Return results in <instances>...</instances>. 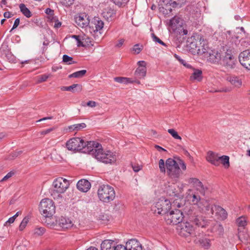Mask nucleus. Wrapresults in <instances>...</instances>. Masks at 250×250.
<instances>
[{"mask_svg": "<svg viewBox=\"0 0 250 250\" xmlns=\"http://www.w3.org/2000/svg\"><path fill=\"white\" fill-rule=\"evenodd\" d=\"M192 69L193 70V73L190 76V80L191 81L197 80L199 82L201 81L202 79V71L199 69Z\"/></svg>", "mask_w": 250, "mask_h": 250, "instance_id": "cd10ccee", "label": "nucleus"}, {"mask_svg": "<svg viewBox=\"0 0 250 250\" xmlns=\"http://www.w3.org/2000/svg\"><path fill=\"white\" fill-rule=\"evenodd\" d=\"M166 166L167 174L172 179H177L182 174L180 166L183 170L187 168L185 163L180 159L176 161L172 158H168L166 161Z\"/></svg>", "mask_w": 250, "mask_h": 250, "instance_id": "7ed1b4c3", "label": "nucleus"}, {"mask_svg": "<svg viewBox=\"0 0 250 250\" xmlns=\"http://www.w3.org/2000/svg\"><path fill=\"white\" fill-rule=\"evenodd\" d=\"M171 208L170 202L164 198H161L152 207L151 210L155 214L164 215L165 216Z\"/></svg>", "mask_w": 250, "mask_h": 250, "instance_id": "6e6552de", "label": "nucleus"}, {"mask_svg": "<svg viewBox=\"0 0 250 250\" xmlns=\"http://www.w3.org/2000/svg\"><path fill=\"white\" fill-rule=\"evenodd\" d=\"M115 11L111 7H107L104 9L102 12L103 17L107 21H112L115 16Z\"/></svg>", "mask_w": 250, "mask_h": 250, "instance_id": "b1692460", "label": "nucleus"}, {"mask_svg": "<svg viewBox=\"0 0 250 250\" xmlns=\"http://www.w3.org/2000/svg\"><path fill=\"white\" fill-rule=\"evenodd\" d=\"M178 234L183 237H188L193 231V226L188 222L181 223L177 228Z\"/></svg>", "mask_w": 250, "mask_h": 250, "instance_id": "dca6fc26", "label": "nucleus"}, {"mask_svg": "<svg viewBox=\"0 0 250 250\" xmlns=\"http://www.w3.org/2000/svg\"><path fill=\"white\" fill-rule=\"evenodd\" d=\"M86 70H80V71L75 72L69 75V78H82L83 76H84V75L86 74Z\"/></svg>", "mask_w": 250, "mask_h": 250, "instance_id": "c9c22d12", "label": "nucleus"}, {"mask_svg": "<svg viewBox=\"0 0 250 250\" xmlns=\"http://www.w3.org/2000/svg\"><path fill=\"white\" fill-rule=\"evenodd\" d=\"M28 222V219L27 218H24L20 224V225L19 226L20 230H22L26 226Z\"/></svg>", "mask_w": 250, "mask_h": 250, "instance_id": "37998d69", "label": "nucleus"}, {"mask_svg": "<svg viewBox=\"0 0 250 250\" xmlns=\"http://www.w3.org/2000/svg\"><path fill=\"white\" fill-rule=\"evenodd\" d=\"M215 207H216V205L211 204L208 201L204 199L199 203L197 208L199 211L205 213L208 216H212L214 213V208Z\"/></svg>", "mask_w": 250, "mask_h": 250, "instance_id": "4468645a", "label": "nucleus"}, {"mask_svg": "<svg viewBox=\"0 0 250 250\" xmlns=\"http://www.w3.org/2000/svg\"><path fill=\"white\" fill-rule=\"evenodd\" d=\"M45 12L47 15H48L50 16H52L54 14V11L53 10L51 9L50 8L46 9Z\"/></svg>", "mask_w": 250, "mask_h": 250, "instance_id": "13d9d810", "label": "nucleus"}, {"mask_svg": "<svg viewBox=\"0 0 250 250\" xmlns=\"http://www.w3.org/2000/svg\"><path fill=\"white\" fill-rule=\"evenodd\" d=\"M169 25L175 33L180 35H186L188 34V30L183 27V20L177 16H175L170 21Z\"/></svg>", "mask_w": 250, "mask_h": 250, "instance_id": "f8f14e48", "label": "nucleus"}, {"mask_svg": "<svg viewBox=\"0 0 250 250\" xmlns=\"http://www.w3.org/2000/svg\"><path fill=\"white\" fill-rule=\"evenodd\" d=\"M20 8L21 13L27 18H30L32 16V14L30 10L25 6L24 4L20 5Z\"/></svg>", "mask_w": 250, "mask_h": 250, "instance_id": "72a5a7b5", "label": "nucleus"}, {"mask_svg": "<svg viewBox=\"0 0 250 250\" xmlns=\"http://www.w3.org/2000/svg\"><path fill=\"white\" fill-rule=\"evenodd\" d=\"M90 183L86 180H79L77 184V188L83 192H86L90 188Z\"/></svg>", "mask_w": 250, "mask_h": 250, "instance_id": "5701e85b", "label": "nucleus"}, {"mask_svg": "<svg viewBox=\"0 0 250 250\" xmlns=\"http://www.w3.org/2000/svg\"><path fill=\"white\" fill-rule=\"evenodd\" d=\"M151 37L153 40V41L158 42L161 44L162 45L166 46L167 45L165 43H164L162 40H161L158 37H157L154 33L151 34Z\"/></svg>", "mask_w": 250, "mask_h": 250, "instance_id": "79ce46f5", "label": "nucleus"}, {"mask_svg": "<svg viewBox=\"0 0 250 250\" xmlns=\"http://www.w3.org/2000/svg\"><path fill=\"white\" fill-rule=\"evenodd\" d=\"M90 27L93 29L94 32L99 31L101 30L104 25V23L99 17H94L90 23H89Z\"/></svg>", "mask_w": 250, "mask_h": 250, "instance_id": "aec40b11", "label": "nucleus"}, {"mask_svg": "<svg viewBox=\"0 0 250 250\" xmlns=\"http://www.w3.org/2000/svg\"><path fill=\"white\" fill-rule=\"evenodd\" d=\"M96 103L94 101H89L87 103V105L91 107L96 106Z\"/></svg>", "mask_w": 250, "mask_h": 250, "instance_id": "4d7b16f0", "label": "nucleus"}, {"mask_svg": "<svg viewBox=\"0 0 250 250\" xmlns=\"http://www.w3.org/2000/svg\"><path fill=\"white\" fill-rule=\"evenodd\" d=\"M61 25H62L61 22H60L58 20H57L55 22V23L54 25V27L58 28L61 27Z\"/></svg>", "mask_w": 250, "mask_h": 250, "instance_id": "69168bd1", "label": "nucleus"}, {"mask_svg": "<svg viewBox=\"0 0 250 250\" xmlns=\"http://www.w3.org/2000/svg\"><path fill=\"white\" fill-rule=\"evenodd\" d=\"M97 193L99 199L104 203H108L113 201L115 197V191L114 188L108 185L100 186Z\"/></svg>", "mask_w": 250, "mask_h": 250, "instance_id": "0eeeda50", "label": "nucleus"}, {"mask_svg": "<svg viewBox=\"0 0 250 250\" xmlns=\"http://www.w3.org/2000/svg\"><path fill=\"white\" fill-rule=\"evenodd\" d=\"M39 209L43 216L46 218H50L55 212V206L52 200L45 198L41 201Z\"/></svg>", "mask_w": 250, "mask_h": 250, "instance_id": "1a4fd4ad", "label": "nucleus"}, {"mask_svg": "<svg viewBox=\"0 0 250 250\" xmlns=\"http://www.w3.org/2000/svg\"><path fill=\"white\" fill-rule=\"evenodd\" d=\"M69 181L62 177L56 179L53 182V190L51 195L54 199L62 197L61 194L64 193L69 186Z\"/></svg>", "mask_w": 250, "mask_h": 250, "instance_id": "423d86ee", "label": "nucleus"}, {"mask_svg": "<svg viewBox=\"0 0 250 250\" xmlns=\"http://www.w3.org/2000/svg\"><path fill=\"white\" fill-rule=\"evenodd\" d=\"M75 21L77 25L81 28H85L90 23L89 17L85 13L76 15Z\"/></svg>", "mask_w": 250, "mask_h": 250, "instance_id": "6ab92c4d", "label": "nucleus"}, {"mask_svg": "<svg viewBox=\"0 0 250 250\" xmlns=\"http://www.w3.org/2000/svg\"><path fill=\"white\" fill-rule=\"evenodd\" d=\"M114 250H127L126 246L122 245H115Z\"/></svg>", "mask_w": 250, "mask_h": 250, "instance_id": "8fccbe9b", "label": "nucleus"}, {"mask_svg": "<svg viewBox=\"0 0 250 250\" xmlns=\"http://www.w3.org/2000/svg\"><path fill=\"white\" fill-rule=\"evenodd\" d=\"M125 42V40L124 39H121L116 44V47L118 48H120L122 46L124 42Z\"/></svg>", "mask_w": 250, "mask_h": 250, "instance_id": "052dcab7", "label": "nucleus"}, {"mask_svg": "<svg viewBox=\"0 0 250 250\" xmlns=\"http://www.w3.org/2000/svg\"><path fill=\"white\" fill-rule=\"evenodd\" d=\"M15 221V219L14 217H11L7 221L5 222V224H7V223L11 224L13 223Z\"/></svg>", "mask_w": 250, "mask_h": 250, "instance_id": "0e129e2a", "label": "nucleus"}, {"mask_svg": "<svg viewBox=\"0 0 250 250\" xmlns=\"http://www.w3.org/2000/svg\"><path fill=\"white\" fill-rule=\"evenodd\" d=\"M198 50L199 51L198 53H202L204 54V56L208 62L213 64H220L222 52H219L216 50L205 48H203L202 51L200 49H198Z\"/></svg>", "mask_w": 250, "mask_h": 250, "instance_id": "9d476101", "label": "nucleus"}, {"mask_svg": "<svg viewBox=\"0 0 250 250\" xmlns=\"http://www.w3.org/2000/svg\"><path fill=\"white\" fill-rule=\"evenodd\" d=\"M45 230V229L44 228L40 227L36 228L34 230V234L38 236H41L44 233Z\"/></svg>", "mask_w": 250, "mask_h": 250, "instance_id": "58836bf2", "label": "nucleus"}, {"mask_svg": "<svg viewBox=\"0 0 250 250\" xmlns=\"http://www.w3.org/2000/svg\"><path fill=\"white\" fill-rule=\"evenodd\" d=\"M6 57L10 62H13L14 61V57L11 54V53H8L6 55Z\"/></svg>", "mask_w": 250, "mask_h": 250, "instance_id": "6e6d98bb", "label": "nucleus"}, {"mask_svg": "<svg viewBox=\"0 0 250 250\" xmlns=\"http://www.w3.org/2000/svg\"><path fill=\"white\" fill-rule=\"evenodd\" d=\"M146 67L141 68L138 67L135 72V75L139 78H144L146 76Z\"/></svg>", "mask_w": 250, "mask_h": 250, "instance_id": "7c9ffc66", "label": "nucleus"}, {"mask_svg": "<svg viewBox=\"0 0 250 250\" xmlns=\"http://www.w3.org/2000/svg\"><path fill=\"white\" fill-rule=\"evenodd\" d=\"M174 56L175 58H176V59L178 60L182 64H183L184 66H186V62L185 61L181 59V58L176 54H175Z\"/></svg>", "mask_w": 250, "mask_h": 250, "instance_id": "603ef678", "label": "nucleus"}, {"mask_svg": "<svg viewBox=\"0 0 250 250\" xmlns=\"http://www.w3.org/2000/svg\"><path fill=\"white\" fill-rule=\"evenodd\" d=\"M200 245L204 249H208L211 246L210 240L207 238H202L198 240Z\"/></svg>", "mask_w": 250, "mask_h": 250, "instance_id": "c85d7f7f", "label": "nucleus"}, {"mask_svg": "<svg viewBox=\"0 0 250 250\" xmlns=\"http://www.w3.org/2000/svg\"><path fill=\"white\" fill-rule=\"evenodd\" d=\"M14 175V172L10 171L8 172L0 181V182L6 181Z\"/></svg>", "mask_w": 250, "mask_h": 250, "instance_id": "09e8293b", "label": "nucleus"}, {"mask_svg": "<svg viewBox=\"0 0 250 250\" xmlns=\"http://www.w3.org/2000/svg\"><path fill=\"white\" fill-rule=\"evenodd\" d=\"M114 80L115 82H118L119 83L126 84V77H115L114 78Z\"/></svg>", "mask_w": 250, "mask_h": 250, "instance_id": "49530a36", "label": "nucleus"}, {"mask_svg": "<svg viewBox=\"0 0 250 250\" xmlns=\"http://www.w3.org/2000/svg\"><path fill=\"white\" fill-rule=\"evenodd\" d=\"M237 60L234 55V49L231 47H224L222 51L220 64L229 68L235 67Z\"/></svg>", "mask_w": 250, "mask_h": 250, "instance_id": "39448f33", "label": "nucleus"}, {"mask_svg": "<svg viewBox=\"0 0 250 250\" xmlns=\"http://www.w3.org/2000/svg\"><path fill=\"white\" fill-rule=\"evenodd\" d=\"M183 210L185 215L188 216L189 221L197 226H201V219L198 217V212L194 209L193 206L186 205L183 208Z\"/></svg>", "mask_w": 250, "mask_h": 250, "instance_id": "ddd939ff", "label": "nucleus"}, {"mask_svg": "<svg viewBox=\"0 0 250 250\" xmlns=\"http://www.w3.org/2000/svg\"><path fill=\"white\" fill-rule=\"evenodd\" d=\"M64 4L66 6H69L73 4L72 0H64Z\"/></svg>", "mask_w": 250, "mask_h": 250, "instance_id": "680f3d73", "label": "nucleus"}, {"mask_svg": "<svg viewBox=\"0 0 250 250\" xmlns=\"http://www.w3.org/2000/svg\"><path fill=\"white\" fill-rule=\"evenodd\" d=\"M143 49V46L142 45L140 46L139 44H136L133 47L132 50L135 53L138 54L140 53V52L142 51Z\"/></svg>", "mask_w": 250, "mask_h": 250, "instance_id": "c03bdc74", "label": "nucleus"}, {"mask_svg": "<svg viewBox=\"0 0 250 250\" xmlns=\"http://www.w3.org/2000/svg\"><path fill=\"white\" fill-rule=\"evenodd\" d=\"M138 65H139V67H146V62L143 61H140L138 62Z\"/></svg>", "mask_w": 250, "mask_h": 250, "instance_id": "5fc2aeb1", "label": "nucleus"}, {"mask_svg": "<svg viewBox=\"0 0 250 250\" xmlns=\"http://www.w3.org/2000/svg\"><path fill=\"white\" fill-rule=\"evenodd\" d=\"M86 127V125L84 123H81L78 124H74L72 125H70L68 127V129L70 131H79L81 129L84 128Z\"/></svg>", "mask_w": 250, "mask_h": 250, "instance_id": "473e14b6", "label": "nucleus"}, {"mask_svg": "<svg viewBox=\"0 0 250 250\" xmlns=\"http://www.w3.org/2000/svg\"><path fill=\"white\" fill-rule=\"evenodd\" d=\"M220 156L218 154L209 151L208 152L206 159L208 162L215 166H218L220 164L219 162Z\"/></svg>", "mask_w": 250, "mask_h": 250, "instance_id": "412c9836", "label": "nucleus"}, {"mask_svg": "<svg viewBox=\"0 0 250 250\" xmlns=\"http://www.w3.org/2000/svg\"><path fill=\"white\" fill-rule=\"evenodd\" d=\"M78 87V91H81L82 89V86L78 84H73L69 86H63L61 88L62 90L75 92V88Z\"/></svg>", "mask_w": 250, "mask_h": 250, "instance_id": "2f4dec72", "label": "nucleus"}, {"mask_svg": "<svg viewBox=\"0 0 250 250\" xmlns=\"http://www.w3.org/2000/svg\"><path fill=\"white\" fill-rule=\"evenodd\" d=\"M91 154L98 161L105 164H112L116 160L115 154L110 150L104 149L99 143L94 142Z\"/></svg>", "mask_w": 250, "mask_h": 250, "instance_id": "f257e3e1", "label": "nucleus"}, {"mask_svg": "<svg viewBox=\"0 0 250 250\" xmlns=\"http://www.w3.org/2000/svg\"><path fill=\"white\" fill-rule=\"evenodd\" d=\"M23 152L22 150H17L14 152H11L9 156V159H14L15 158L18 157L20 155H21Z\"/></svg>", "mask_w": 250, "mask_h": 250, "instance_id": "ea45409f", "label": "nucleus"}, {"mask_svg": "<svg viewBox=\"0 0 250 250\" xmlns=\"http://www.w3.org/2000/svg\"><path fill=\"white\" fill-rule=\"evenodd\" d=\"M72 37L76 40V41L78 42V45L79 46L80 45V43L81 42V41H80L79 36H77V35H73L72 36Z\"/></svg>", "mask_w": 250, "mask_h": 250, "instance_id": "338daca9", "label": "nucleus"}, {"mask_svg": "<svg viewBox=\"0 0 250 250\" xmlns=\"http://www.w3.org/2000/svg\"><path fill=\"white\" fill-rule=\"evenodd\" d=\"M49 76V75H46V74H44V75H42L40 76L39 77V79L38 80V83H41L46 81V80L48 78Z\"/></svg>", "mask_w": 250, "mask_h": 250, "instance_id": "de8ad7c7", "label": "nucleus"}, {"mask_svg": "<svg viewBox=\"0 0 250 250\" xmlns=\"http://www.w3.org/2000/svg\"><path fill=\"white\" fill-rule=\"evenodd\" d=\"M173 3L176 5H181L183 3H184L185 0H172Z\"/></svg>", "mask_w": 250, "mask_h": 250, "instance_id": "864d4df0", "label": "nucleus"}, {"mask_svg": "<svg viewBox=\"0 0 250 250\" xmlns=\"http://www.w3.org/2000/svg\"><path fill=\"white\" fill-rule=\"evenodd\" d=\"M12 14L9 12H6L4 13V17L6 18H9L11 17Z\"/></svg>", "mask_w": 250, "mask_h": 250, "instance_id": "774afa93", "label": "nucleus"}, {"mask_svg": "<svg viewBox=\"0 0 250 250\" xmlns=\"http://www.w3.org/2000/svg\"><path fill=\"white\" fill-rule=\"evenodd\" d=\"M167 131L174 139L181 140V137L174 129H169Z\"/></svg>", "mask_w": 250, "mask_h": 250, "instance_id": "a19ab883", "label": "nucleus"}, {"mask_svg": "<svg viewBox=\"0 0 250 250\" xmlns=\"http://www.w3.org/2000/svg\"><path fill=\"white\" fill-rule=\"evenodd\" d=\"M116 243L111 240H105L101 245V250H114Z\"/></svg>", "mask_w": 250, "mask_h": 250, "instance_id": "393cba45", "label": "nucleus"}, {"mask_svg": "<svg viewBox=\"0 0 250 250\" xmlns=\"http://www.w3.org/2000/svg\"><path fill=\"white\" fill-rule=\"evenodd\" d=\"M132 168L135 172H138L142 168L141 166H132Z\"/></svg>", "mask_w": 250, "mask_h": 250, "instance_id": "bf43d9fd", "label": "nucleus"}, {"mask_svg": "<svg viewBox=\"0 0 250 250\" xmlns=\"http://www.w3.org/2000/svg\"><path fill=\"white\" fill-rule=\"evenodd\" d=\"M49 227L55 229H66L71 228L73 223L70 219L64 217H61L56 220L55 222L47 223Z\"/></svg>", "mask_w": 250, "mask_h": 250, "instance_id": "9b49d317", "label": "nucleus"}, {"mask_svg": "<svg viewBox=\"0 0 250 250\" xmlns=\"http://www.w3.org/2000/svg\"><path fill=\"white\" fill-rule=\"evenodd\" d=\"M159 167L160 170L162 173H165L167 171L166 163L163 159H160L159 161Z\"/></svg>", "mask_w": 250, "mask_h": 250, "instance_id": "4c0bfd02", "label": "nucleus"}, {"mask_svg": "<svg viewBox=\"0 0 250 250\" xmlns=\"http://www.w3.org/2000/svg\"><path fill=\"white\" fill-rule=\"evenodd\" d=\"M239 61L242 66L250 70V49L241 52L239 55Z\"/></svg>", "mask_w": 250, "mask_h": 250, "instance_id": "a211bd4d", "label": "nucleus"}, {"mask_svg": "<svg viewBox=\"0 0 250 250\" xmlns=\"http://www.w3.org/2000/svg\"><path fill=\"white\" fill-rule=\"evenodd\" d=\"M128 0H113L114 3L120 6H124L128 1Z\"/></svg>", "mask_w": 250, "mask_h": 250, "instance_id": "a18cd8bd", "label": "nucleus"}, {"mask_svg": "<svg viewBox=\"0 0 250 250\" xmlns=\"http://www.w3.org/2000/svg\"><path fill=\"white\" fill-rule=\"evenodd\" d=\"M126 84L134 83L136 82V81L132 78H126L125 80Z\"/></svg>", "mask_w": 250, "mask_h": 250, "instance_id": "e2e57ef3", "label": "nucleus"}, {"mask_svg": "<svg viewBox=\"0 0 250 250\" xmlns=\"http://www.w3.org/2000/svg\"><path fill=\"white\" fill-rule=\"evenodd\" d=\"M94 141H84L81 138H73L66 143V146L69 150L73 151H82L89 153L93 149Z\"/></svg>", "mask_w": 250, "mask_h": 250, "instance_id": "f03ea898", "label": "nucleus"}, {"mask_svg": "<svg viewBox=\"0 0 250 250\" xmlns=\"http://www.w3.org/2000/svg\"><path fill=\"white\" fill-rule=\"evenodd\" d=\"M236 223L239 227L244 228L248 223L247 217L245 216H241L236 219Z\"/></svg>", "mask_w": 250, "mask_h": 250, "instance_id": "c756f323", "label": "nucleus"}, {"mask_svg": "<svg viewBox=\"0 0 250 250\" xmlns=\"http://www.w3.org/2000/svg\"><path fill=\"white\" fill-rule=\"evenodd\" d=\"M214 212L215 215L221 220H224L226 219L228 216V213L227 211L222 207L216 206L214 208Z\"/></svg>", "mask_w": 250, "mask_h": 250, "instance_id": "bb28decb", "label": "nucleus"}, {"mask_svg": "<svg viewBox=\"0 0 250 250\" xmlns=\"http://www.w3.org/2000/svg\"><path fill=\"white\" fill-rule=\"evenodd\" d=\"M187 181L196 190L195 192H198L201 195H205L208 188L199 179L195 178H190Z\"/></svg>", "mask_w": 250, "mask_h": 250, "instance_id": "2eb2a0df", "label": "nucleus"}, {"mask_svg": "<svg viewBox=\"0 0 250 250\" xmlns=\"http://www.w3.org/2000/svg\"><path fill=\"white\" fill-rule=\"evenodd\" d=\"M127 250H142L140 242L135 239H131L126 243Z\"/></svg>", "mask_w": 250, "mask_h": 250, "instance_id": "4be33fe9", "label": "nucleus"}, {"mask_svg": "<svg viewBox=\"0 0 250 250\" xmlns=\"http://www.w3.org/2000/svg\"><path fill=\"white\" fill-rule=\"evenodd\" d=\"M227 81L235 87H240L242 85L241 79L236 76H229L227 78Z\"/></svg>", "mask_w": 250, "mask_h": 250, "instance_id": "a878e982", "label": "nucleus"}, {"mask_svg": "<svg viewBox=\"0 0 250 250\" xmlns=\"http://www.w3.org/2000/svg\"><path fill=\"white\" fill-rule=\"evenodd\" d=\"M187 198L188 201L192 203V204H188V205H192L195 209V207H198L199 203H200L202 200L204 199H201L200 195L198 192H194L192 189H189L188 190L187 192Z\"/></svg>", "mask_w": 250, "mask_h": 250, "instance_id": "f3484780", "label": "nucleus"}, {"mask_svg": "<svg viewBox=\"0 0 250 250\" xmlns=\"http://www.w3.org/2000/svg\"><path fill=\"white\" fill-rule=\"evenodd\" d=\"M176 202L174 204L178 208L183 207L182 209H175V210H171L169 212H167L165 216V219L166 223L169 225H177L181 223L185 217V212L183 208L185 206H183L182 204L178 203Z\"/></svg>", "mask_w": 250, "mask_h": 250, "instance_id": "20e7f679", "label": "nucleus"}, {"mask_svg": "<svg viewBox=\"0 0 250 250\" xmlns=\"http://www.w3.org/2000/svg\"><path fill=\"white\" fill-rule=\"evenodd\" d=\"M219 162L225 168H228L229 166V157L228 156H220Z\"/></svg>", "mask_w": 250, "mask_h": 250, "instance_id": "f704fd0d", "label": "nucleus"}, {"mask_svg": "<svg viewBox=\"0 0 250 250\" xmlns=\"http://www.w3.org/2000/svg\"><path fill=\"white\" fill-rule=\"evenodd\" d=\"M20 24V19L17 18L15 20L12 30L16 28Z\"/></svg>", "mask_w": 250, "mask_h": 250, "instance_id": "3c124183", "label": "nucleus"}, {"mask_svg": "<svg viewBox=\"0 0 250 250\" xmlns=\"http://www.w3.org/2000/svg\"><path fill=\"white\" fill-rule=\"evenodd\" d=\"M62 62L66 64H72L76 63V62L73 61L72 57L67 55H63L62 57Z\"/></svg>", "mask_w": 250, "mask_h": 250, "instance_id": "e433bc0d", "label": "nucleus"}]
</instances>
